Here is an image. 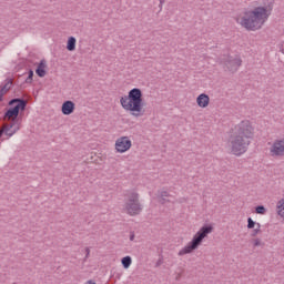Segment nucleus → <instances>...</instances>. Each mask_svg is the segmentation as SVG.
<instances>
[{
    "instance_id": "1",
    "label": "nucleus",
    "mask_w": 284,
    "mask_h": 284,
    "mask_svg": "<svg viewBox=\"0 0 284 284\" xmlns=\"http://www.w3.org/2000/svg\"><path fill=\"white\" fill-rule=\"evenodd\" d=\"M252 139H254V124L250 120H243L229 131L225 148L233 156H243Z\"/></svg>"
},
{
    "instance_id": "2",
    "label": "nucleus",
    "mask_w": 284,
    "mask_h": 284,
    "mask_svg": "<svg viewBox=\"0 0 284 284\" xmlns=\"http://www.w3.org/2000/svg\"><path fill=\"white\" fill-rule=\"evenodd\" d=\"M272 2L257 6L253 9L244 11L237 17L236 21L240 23V26H242V28H245V30L256 32V30H261V28L267 23V19H270V14H272Z\"/></svg>"
},
{
    "instance_id": "3",
    "label": "nucleus",
    "mask_w": 284,
    "mask_h": 284,
    "mask_svg": "<svg viewBox=\"0 0 284 284\" xmlns=\"http://www.w3.org/2000/svg\"><path fill=\"white\" fill-rule=\"evenodd\" d=\"M26 105V101L21 99H13L9 102V109L3 115V125L1 129V134L4 139H10V136L19 132V112H23Z\"/></svg>"
},
{
    "instance_id": "4",
    "label": "nucleus",
    "mask_w": 284,
    "mask_h": 284,
    "mask_svg": "<svg viewBox=\"0 0 284 284\" xmlns=\"http://www.w3.org/2000/svg\"><path fill=\"white\" fill-rule=\"evenodd\" d=\"M120 105L124 112L139 119L145 114V100L143 91L139 88L131 89L128 94L120 97Z\"/></svg>"
},
{
    "instance_id": "5",
    "label": "nucleus",
    "mask_w": 284,
    "mask_h": 284,
    "mask_svg": "<svg viewBox=\"0 0 284 284\" xmlns=\"http://www.w3.org/2000/svg\"><path fill=\"white\" fill-rule=\"evenodd\" d=\"M212 232H214V227H212V225L202 226L193 235L192 240L179 251L178 256H185L187 254H192V252H196V250L203 245V241H205V239H207Z\"/></svg>"
},
{
    "instance_id": "6",
    "label": "nucleus",
    "mask_w": 284,
    "mask_h": 284,
    "mask_svg": "<svg viewBox=\"0 0 284 284\" xmlns=\"http://www.w3.org/2000/svg\"><path fill=\"white\" fill-rule=\"evenodd\" d=\"M122 210L129 216H139L143 212V204H141V195L136 191H129L124 194V204Z\"/></svg>"
},
{
    "instance_id": "7",
    "label": "nucleus",
    "mask_w": 284,
    "mask_h": 284,
    "mask_svg": "<svg viewBox=\"0 0 284 284\" xmlns=\"http://www.w3.org/2000/svg\"><path fill=\"white\" fill-rule=\"evenodd\" d=\"M243 60L239 55H225L221 60V65L229 72H236L241 68Z\"/></svg>"
},
{
    "instance_id": "8",
    "label": "nucleus",
    "mask_w": 284,
    "mask_h": 284,
    "mask_svg": "<svg viewBox=\"0 0 284 284\" xmlns=\"http://www.w3.org/2000/svg\"><path fill=\"white\" fill-rule=\"evenodd\" d=\"M132 149V140L130 136H120L115 140L114 150L118 154H125Z\"/></svg>"
},
{
    "instance_id": "9",
    "label": "nucleus",
    "mask_w": 284,
    "mask_h": 284,
    "mask_svg": "<svg viewBox=\"0 0 284 284\" xmlns=\"http://www.w3.org/2000/svg\"><path fill=\"white\" fill-rule=\"evenodd\" d=\"M270 156H273L274 159H278L281 156H284V138L276 139L268 149Z\"/></svg>"
},
{
    "instance_id": "10",
    "label": "nucleus",
    "mask_w": 284,
    "mask_h": 284,
    "mask_svg": "<svg viewBox=\"0 0 284 284\" xmlns=\"http://www.w3.org/2000/svg\"><path fill=\"white\" fill-rule=\"evenodd\" d=\"M195 101L197 108H201V110L210 108V95H207V93H201L200 95H197Z\"/></svg>"
},
{
    "instance_id": "11",
    "label": "nucleus",
    "mask_w": 284,
    "mask_h": 284,
    "mask_svg": "<svg viewBox=\"0 0 284 284\" xmlns=\"http://www.w3.org/2000/svg\"><path fill=\"white\" fill-rule=\"evenodd\" d=\"M247 230H252V236H258V234H261V223H256L252 217H248Z\"/></svg>"
},
{
    "instance_id": "12",
    "label": "nucleus",
    "mask_w": 284,
    "mask_h": 284,
    "mask_svg": "<svg viewBox=\"0 0 284 284\" xmlns=\"http://www.w3.org/2000/svg\"><path fill=\"white\" fill-rule=\"evenodd\" d=\"M74 108H75L74 102H72L70 100L65 101L62 104L61 112L65 116H70V114H72L74 112Z\"/></svg>"
},
{
    "instance_id": "13",
    "label": "nucleus",
    "mask_w": 284,
    "mask_h": 284,
    "mask_svg": "<svg viewBox=\"0 0 284 284\" xmlns=\"http://www.w3.org/2000/svg\"><path fill=\"white\" fill-rule=\"evenodd\" d=\"M276 214L280 219H284V197L280 199L276 203Z\"/></svg>"
},
{
    "instance_id": "14",
    "label": "nucleus",
    "mask_w": 284,
    "mask_h": 284,
    "mask_svg": "<svg viewBox=\"0 0 284 284\" xmlns=\"http://www.w3.org/2000/svg\"><path fill=\"white\" fill-rule=\"evenodd\" d=\"M67 50H69V52H74V50H77V38L69 37L67 41Z\"/></svg>"
},
{
    "instance_id": "15",
    "label": "nucleus",
    "mask_w": 284,
    "mask_h": 284,
    "mask_svg": "<svg viewBox=\"0 0 284 284\" xmlns=\"http://www.w3.org/2000/svg\"><path fill=\"white\" fill-rule=\"evenodd\" d=\"M172 202V195L168 191H162L160 193V203H171Z\"/></svg>"
},
{
    "instance_id": "16",
    "label": "nucleus",
    "mask_w": 284,
    "mask_h": 284,
    "mask_svg": "<svg viewBox=\"0 0 284 284\" xmlns=\"http://www.w3.org/2000/svg\"><path fill=\"white\" fill-rule=\"evenodd\" d=\"M38 77H45V61H41L36 70Z\"/></svg>"
},
{
    "instance_id": "17",
    "label": "nucleus",
    "mask_w": 284,
    "mask_h": 284,
    "mask_svg": "<svg viewBox=\"0 0 284 284\" xmlns=\"http://www.w3.org/2000/svg\"><path fill=\"white\" fill-rule=\"evenodd\" d=\"M12 88V79H7L4 85L1 89V92H8Z\"/></svg>"
},
{
    "instance_id": "18",
    "label": "nucleus",
    "mask_w": 284,
    "mask_h": 284,
    "mask_svg": "<svg viewBox=\"0 0 284 284\" xmlns=\"http://www.w3.org/2000/svg\"><path fill=\"white\" fill-rule=\"evenodd\" d=\"M122 265H123L124 270L130 268V265H132V257H130V256L123 257Z\"/></svg>"
},
{
    "instance_id": "19",
    "label": "nucleus",
    "mask_w": 284,
    "mask_h": 284,
    "mask_svg": "<svg viewBox=\"0 0 284 284\" xmlns=\"http://www.w3.org/2000/svg\"><path fill=\"white\" fill-rule=\"evenodd\" d=\"M255 212H256V214H262L263 215V214L267 213V209H265V206H263V205H260L255 209Z\"/></svg>"
},
{
    "instance_id": "20",
    "label": "nucleus",
    "mask_w": 284,
    "mask_h": 284,
    "mask_svg": "<svg viewBox=\"0 0 284 284\" xmlns=\"http://www.w3.org/2000/svg\"><path fill=\"white\" fill-rule=\"evenodd\" d=\"M253 247H261L263 245V241L261 239L256 237L252 240Z\"/></svg>"
},
{
    "instance_id": "21",
    "label": "nucleus",
    "mask_w": 284,
    "mask_h": 284,
    "mask_svg": "<svg viewBox=\"0 0 284 284\" xmlns=\"http://www.w3.org/2000/svg\"><path fill=\"white\" fill-rule=\"evenodd\" d=\"M32 77H34V71L30 70L29 71V77L27 79V82H31L32 81Z\"/></svg>"
},
{
    "instance_id": "22",
    "label": "nucleus",
    "mask_w": 284,
    "mask_h": 284,
    "mask_svg": "<svg viewBox=\"0 0 284 284\" xmlns=\"http://www.w3.org/2000/svg\"><path fill=\"white\" fill-rule=\"evenodd\" d=\"M84 284H97V282H94V280H89Z\"/></svg>"
},
{
    "instance_id": "23",
    "label": "nucleus",
    "mask_w": 284,
    "mask_h": 284,
    "mask_svg": "<svg viewBox=\"0 0 284 284\" xmlns=\"http://www.w3.org/2000/svg\"><path fill=\"white\" fill-rule=\"evenodd\" d=\"M130 241H134V234H131Z\"/></svg>"
}]
</instances>
